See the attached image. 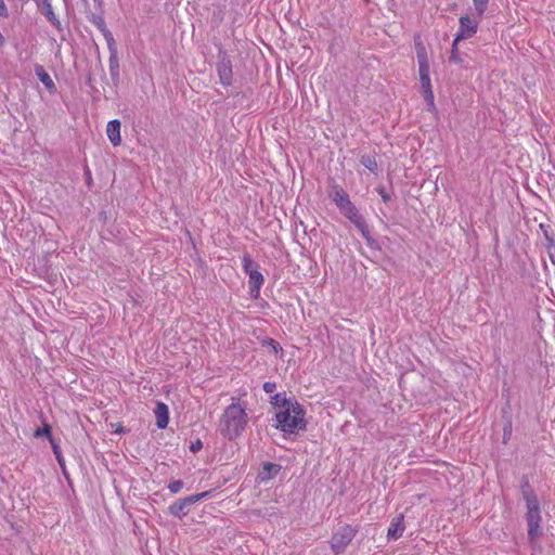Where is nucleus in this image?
<instances>
[{
	"label": "nucleus",
	"mask_w": 555,
	"mask_h": 555,
	"mask_svg": "<svg viewBox=\"0 0 555 555\" xmlns=\"http://www.w3.org/2000/svg\"><path fill=\"white\" fill-rule=\"evenodd\" d=\"M271 403L278 410L275 413L278 429L288 435L306 429V412L294 398H287L285 393H276L272 397Z\"/></svg>",
	"instance_id": "obj_1"
},
{
	"label": "nucleus",
	"mask_w": 555,
	"mask_h": 555,
	"mask_svg": "<svg viewBox=\"0 0 555 555\" xmlns=\"http://www.w3.org/2000/svg\"><path fill=\"white\" fill-rule=\"evenodd\" d=\"M246 409L247 405L240 400H233L224 409L219 421V431L224 438L234 440L243 434L248 424Z\"/></svg>",
	"instance_id": "obj_2"
},
{
	"label": "nucleus",
	"mask_w": 555,
	"mask_h": 555,
	"mask_svg": "<svg viewBox=\"0 0 555 555\" xmlns=\"http://www.w3.org/2000/svg\"><path fill=\"white\" fill-rule=\"evenodd\" d=\"M524 499L527 506L526 520L528 526V539L531 544L535 545L542 535L540 503L533 491L525 492Z\"/></svg>",
	"instance_id": "obj_3"
},
{
	"label": "nucleus",
	"mask_w": 555,
	"mask_h": 555,
	"mask_svg": "<svg viewBox=\"0 0 555 555\" xmlns=\"http://www.w3.org/2000/svg\"><path fill=\"white\" fill-rule=\"evenodd\" d=\"M340 212L354 224V227L361 232L365 238L367 245L372 248L377 247L376 241L371 236L369 225L365 222L363 216L359 212L358 208L350 202Z\"/></svg>",
	"instance_id": "obj_4"
},
{
	"label": "nucleus",
	"mask_w": 555,
	"mask_h": 555,
	"mask_svg": "<svg viewBox=\"0 0 555 555\" xmlns=\"http://www.w3.org/2000/svg\"><path fill=\"white\" fill-rule=\"evenodd\" d=\"M357 529L350 525L340 526L332 537L331 547L336 554L341 553L347 545L353 540Z\"/></svg>",
	"instance_id": "obj_5"
},
{
	"label": "nucleus",
	"mask_w": 555,
	"mask_h": 555,
	"mask_svg": "<svg viewBox=\"0 0 555 555\" xmlns=\"http://www.w3.org/2000/svg\"><path fill=\"white\" fill-rule=\"evenodd\" d=\"M217 72L219 75L220 82L224 86H230L232 83V63L230 57L225 52L219 53V61L217 64Z\"/></svg>",
	"instance_id": "obj_6"
},
{
	"label": "nucleus",
	"mask_w": 555,
	"mask_h": 555,
	"mask_svg": "<svg viewBox=\"0 0 555 555\" xmlns=\"http://www.w3.org/2000/svg\"><path fill=\"white\" fill-rule=\"evenodd\" d=\"M478 27V22L470 18L469 16H462L460 18V31L455 36V43L461 40L472 37Z\"/></svg>",
	"instance_id": "obj_7"
},
{
	"label": "nucleus",
	"mask_w": 555,
	"mask_h": 555,
	"mask_svg": "<svg viewBox=\"0 0 555 555\" xmlns=\"http://www.w3.org/2000/svg\"><path fill=\"white\" fill-rule=\"evenodd\" d=\"M328 196L332 198L339 210L344 209V207L351 202L347 192L335 182L331 184Z\"/></svg>",
	"instance_id": "obj_8"
},
{
	"label": "nucleus",
	"mask_w": 555,
	"mask_h": 555,
	"mask_svg": "<svg viewBox=\"0 0 555 555\" xmlns=\"http://www.w3.org/2000/svg\"><path fill=\"white\" fill-rule=\"evenodd\" d=\"M420 81L426 102L433 106L434 93L430 85L429 68H425V70L420 69Z\"/></svg>",
	"instance_id": "obj_9"
},
{
	"label": "nucleus",
	"mask_w": 555,
	"mask_h": 555,
	"mask_svg": "<svg viewBox=\"0 0 555 555\" xmlns=\"http://www.w3.org/2000/svg\"><path fill=\"white\" fill-rule=\"evenodd\" d=\"M404 518L403 515H399L392 518L390 526L387 531V537L392 540H398L404 532Z\"/></svg>",
	"instance_id": "obj_10"
},
{
	"label": "nucleus",
	"mask_w": 555,
	"mask_h": 555,
	"mask_svg": "<svg viewBox=\"0 0 555 555\" xmlns=\"http://www.w3.org/2000/svg\"><path fill=\"white\" fill-rule=\"evenodd\" d=\"M154 414L156 417V425L159 429H164L167 427L169 423V411L168 406L163 402H157Z\"/></svg>",
	"instance_id": "obj_11"
},
{
	"label": "nucleus",
	"mask_w": 555,
	"mask_h": 555,
	"mask_svg": "<svg viewBox=\"0 0 555 555\" xmlns=\"http://www.w3.org/2000/svg\"><path fill=\"white\" fill-rule=\"evenodd\" d=\"M106 133L114 146H118L121 142L120 138V121L118 119H113L108 121L106 127Z\"/></svg>",
	"instance_id": "obj_12"
},
{
	"label": "nucleus",
	"mask_w": 555,
	"mask_h": 555,
	"mask_svg": "<svg viewBox=\"0 0 555 555\" xmlns=\"http://www.w3.org/2000/svg\"><path fill=\"white\" fill-rule=\"evenodd\" d=\"M38 5H41L42 8V12L43 14L46 15L47 20L55 27L57 28L59 30L62 29V24L60 22V20L57 18V16L55 15L54 11H53V8H52V4L50 2V0H42L40 2H38Z\"/></svg>",
	"instance_id": "obj_13"
},
{
	"label": "nucleus",
	"mask_w": 555,
	"mask_h": 555,
	"mask_svg": "<svg viewBox=\"0 0 555 555\" xmlns=\"http://www.w3.org/2000/svg\"><path fill=\"white\" fill-rule=\"evenodd\" d=\"M281 469V466L274 463H264L262 469L259 472L258 478L261 482H267L275 476Z\"/></svg>",
	"instance_id": "obj_14"
},
{
	"label": "nucleus",
	"mask_w": 555,
	"mask_h": 555,
	"mask_svg": "<svg viewBox=\"0 0 555 555\" xmlns=\"http://www.w3.org/2000/svg\"><path fill=\"white\" fill-rule=\"evenodd\" d=\"M248 276L250 294L256 298L258 297L260 287L263 284V275L258 270H255L254 272H249Z\"/></svg>",
	"instance_id": "obj_15"
},
{
	"label": "nucleus",
	"mask_w": 555,
	"mask_h": 555,
	"mask_svg": "<svg viewBox=\"0 0 555 555\" xmlns=\"http://www.w3.org/2000/svg\"><path fill=\"white\" fill-rule=\"evenodd\" d=\"M35 73H36L37 77L39 78V80L44 85V87L49 91H51V92L55 91V83L52 80V78L50 77V75L44 70L43 66L36 65Z\"/></svg>",
	"instance_id": "obj_16"
},
{
	"label": "nucleus",
	"mask_w": 555,
	"mask_h": 555,
	"mask_svg": "<svg viewBox=\"0 0 555 555\" xmlns=\"http://www.w3.org/2000/svg\"><path fill=\"white\" fill-rule=\"evenodd\" d=\"M188 505L190 504L186 502V498H184L183 500L170 505L169 511L172 515L181 518L186 514L184 509Z\"/></svg>",
	"instance_id": "obj_17"
},
{
	"label": "nucleus",
	"mask_w": 555,
	"mask_h": 555,
	"mask_svg": "<svg viewBox=\"0 0 555 555\" xmlns=\"http://www.w3.org/2000/svg\"><path fill=\"white\" fill-rule=\"evenodd\" d=\"M417 62L420 69L425 70V68H429V61L426 49L421 43L417 44Z\"/></svg>",
	"instance_id": "obj_18"
},
{
	"label": "nucleus",
	"mask_w": 555,
	"mask_h": 555,
	"mask_svg": "<svg viewBox=\"0 0 555 555\" xmlns=\"http://www.w3.org/2000/svg\"><path fill=\"white\" fill-rule=\"evenodd\" d=\"M106 41H107V46H108V50L109 52L112 53V63H116V54H117V50H116V46H115V40L113 38V35L112 33L107 29L103 33Z\"/></svg>",
	"instance_id": "obj_19"
},
{
	"label": "nucleus",
	"mask_w": 555,
	"mask_h": 555,
	"mask_svg": "<svg viewBox=\"0 0 555 555\" xmlns=\"http://www.w3.org/2000/svg\"><path fill=\"white\" fill-rule=\"evenodd\" d=\"M50 444L52 447L53 453L59 462V464L63 467L64 466V457L61 452L60 446L56 443L53 437H50Z\"/></svg>",
	"instance_id": "obj_20"
},
{
	"label": "nucleus",
	"mask_w": 555,
	"mask_h": 555,
	"mask_svg": "<svg viewBox=\"0 0 555 555\" xmlns=\"http://www.w3.org/2000/svg\"><path fill=\"white\" fill-rule=\"evenodd\" d=\"M361 164L372 172H374L377 169V163L375 158L372 156H362Z\"/></svg>",
	"instance_id": "obj_21"
},
{
	"label": "nucleus",
	"mask_w": 555,
	"mask_h": 555,
	"mask_svg": "<svg viewBox=\"0 0 555 555\" xmlns=\"http://www.w3.org/2000/svg\"><path fill=\"white\" fill-rule=\"evenodd\" d=\"M34 436H35L36 438H39V437L46 436V437L50 440V437H52V434H51V426H50L48 423H46V422H44L41 428H37V429L34 431Z\"/></svg>",
	"instance_id": "obj_22"
},
{
	"label": "nucleus",
	"mask_w": 555,
	"mask_h": 555,
	"mask_svg": "<svg viewBox=\"0 0 555 555\" xmlns=\"http://www.w3.org/2000/svg\"><path fill=\"white\" fill-rule=\"evenodd\" d=\"M243 268L246 274L249 275V272H254L257 269V264L251 260L249 256L243 257Z\"/></svg>",
	"instance_id": "obj_23"
},
{
	"label": "nucleus",
	"mask_w": 555,
	"mask_h": 555,
	"mask_svg": "<svg viewBox=\"0 0 555 555\" xmlns=\"http://www.w3.org/2000/svg\"><path fill=\"white\" fill-rule=\"evenodd\" d=\"M473 2L478 16H482L487 9L489 0H473Z\"/></svg>",
	"instance_id": "obj_24"
},
{
	"label": "nucleus",
	"mask_w": 555,
	"mask_h": 555,
	"mask_svg": "<svg viewBox=\"0 0 555 555\" xmlns=\"http://www.w3.org/2000/svg\"><path fill=\"white\" fill-rule=\"evenodd\" d=\"M449 61L451 63H455V64H459L462 62V59L460 57L459 50H457V43H455V40L452 43L451 55L449 57Z\"/></svg>",
	"instance_id": "obj_25"
},
{
	"label": "nucleus",
	"mask_w": 555,
	"mask_h": 555,
	"mask_svg": "<svg viewBox=\"0 0 555 555\" xmlns=\"http://www.w3.org/2000/svg\"><path fill=\"white\" fill-rule=\"evenodd\" d=\"M209 494H210V491H204L202 493L193 494V495H190L186 498V502H189V504H194V503L198 502L199 500L207 498Z\"/></svg>",
	"instance_id": "obj_26"
},
{
	"label": "nucleus",
	"mask_w": 555,
	"mask_h": 555,
	"mask_svg": "<svg viewBox=\"0 0 555 555\" xmlns=\"http://www.w3.org/2000/svg\"><path fill=\"white\" fill-rule=\"evenodd\" d=\"M92 23L102 31L104 33L105 30H107L106 28V25H105V22L103 20L102 16H99V15H92Z\"/></svg>",
	"instance_id": "obj_27"
},
{
	"label": "nucleus",
	"mask_w": 555,
	"mask_h": 555,
	"mask_svg": "<svg viewBox=\"0 0 555 555\" xmlns=\"http://www.w3.org/2000/svg\"><path fill=\"white\" fill-rule=\"evenodd\" d=\"M183 488L182 480H172L168 485V489L171 493H178Z\"/></svg>",
	"instance_id": "obj_28"
},
{
	"label": "nucleus",
	"mask_w": 555,
	"mask_h": 555,
	"mask_svg": "<svg viewBox=\"0 0 555 555\" xmlns=\"http://www.w3.org/2000/svg\"><path fill=\"white\" fill-rule=\"evenodd\" d=\"M377 192L385 203L390 201V195L385 191L383 186H378Z\"/></svg>",
	"instance_id": "obj_29"
},
{
	"label": "nucleus",
	"mask_w": 555,
	"mask_h": 555,
	"mask_svg": "<svg viewBox=\"0 0 555 555\" xmlns=\"http://www.w3.org/2000/svg\"><path fill=\"white\" fill-rule=\"evenodd\" d=\"M203 448V443L201 440H196L195 442H193L190 447V450L193 452V453H196L197 451H199L201 449Z\"/></svg>",
	"instance_id": "obj_30"
},
{
	"label": "nucleus",
	"mask_w": 555,
	"mask_h": 555,
	"mask_svg": "<svg viewBox=\"0 0 555 555\" xmlns=\"http://www.w3.org/2000/svg\"><path fill=\"white\" fill-rule=\"evenodd\" d=\"M0 16H3V17L8 16V9H7L4 0H0Z\"/></svg>",
	"instance_id": "obj_31"
},
{
	"label": "nucleus",
	"mask_w": 555,
	"mask_h": 555,
	"mask_svg": "<svg viewBox=\"0 0 555 555\" xmlns=\"http://www.w3.org/2000/svg\"><path fill=\"white\" fill-rule=\"evenodd\" d=\"M269 344L272 346V350L275 354H278V352L281 350L282 351V348L279 346V344L273 340V339H270L269 340Z\"/></svg>",
	"instance_id": "obj_32"
},
{
	"label": "nucleus",
	"mask_w": 555,
	"mask_h": 555,
	"mask_svg": "<svg viewBox=\"0 0 555 555\" xmlns=\"http://www.w3.org/2000/svg\"><path fill=\"white\" fill-rule=\"evenodd\" d=\"M275 388V384H263V389L267 391V392H272Z\"/></svg>",
	"instance_id": "obj_33"
},
{
	"label": "nucleus",
	"mask_w": 555,
	"mask_h": 555,
	"mask_svg": "<svg viewBox=\"0 0 555 555\" xmlns=\"http://www.w3.org/2000/svg\"><path fill=\"white\" fill-rule=\"evenodd\" d=\"M109 67L113 74L118 69V62L116 61V63H112V55L109 56Z\"/></svg>",
	"instance_id": "obj_34"
},
{
	"label": "nucleus",
	"mask_w": 555,
	"mask_h": 555,
	"mask_svg": "<svg viewBox=\"0 0 555 555\" xmlns=\"http://www.w3.org/2000/svg\"><path fill=\"white\" fill-rule=\"evenodd\" d=\"M99 9H102L103 7V0H93Z\"/></svg>",
	"instance_id": "obj_35"
},
{
	"label": "nucleus",
	"mask_w": 555,
	"mask_h": 555,
	"mask_svg": "<svg viewBox=\"0 0 555 555\" xmlns=\"http://www.w3.org/2000/svg\"><path fill=\"white\" fill-rule=\"evenodd\" d=\"M115 431H116V433H121V431H122L121 426H120V425H118V427L116 428V430H115Z\"/></svg>",
	"instance_id": "obj_36"
}]
</instances>
